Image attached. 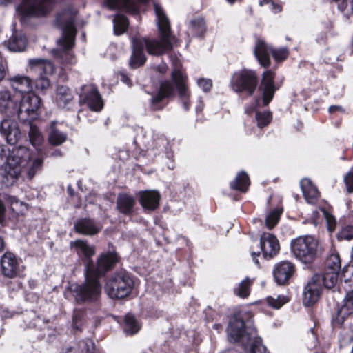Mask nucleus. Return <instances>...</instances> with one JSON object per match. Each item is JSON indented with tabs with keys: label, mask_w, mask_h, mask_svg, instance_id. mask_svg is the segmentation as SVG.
<instances>
[{
	"label": "nucleus",
	"mask_w": 353,
	"mask_h": 353,
	"mask_svg": "<svg viewBox=\"0 0 353 353\" xmlns=\"http://www.w3.org/2000/svg\"><path fill=\"white\" fill-rule=\"evenodd\" d=\"M70 246L79 256L84 257L85 263V283L82 285H72L70 290L77 301H95L101 292L99 278L117 262V256L112 252L102 254L99 257L95 267L90 261L95 253L94 247L82 240L71 241Z\"/></svg>",
	"instance_id": "f257e3e1"
},
{
	"label": "nucleus",
	"mask_w": 353,
	"mask_h": 353,
	"mask_svg": "<svg viewBox=\"0 0 353 353\" xmlns=\"http://www.w3.org/2000/svg\"><path fill=\"white\" fill-rule=\"evenodd\" d=\"M6 161L0 176L6 186L14 185L20 178L31 180L42 168V157L34 155L26 147L0 145V163Z\"/></svg>",
	"instance_id": "f03ea898"
},
{
	"label": "nucleus",
	"mask_w": 353,
	"mask_h": 353,
	"mask_svg": "<svg viewBox=\"0 0 353 353\" xmlns=\"http://www.w3.org/2000/svg\"><path fill=\"white\" fill-rule=\"evenodd\" d=\"M154 6L159 36L157 38H136L132 40L131 68H138L145 63L144 48L150 54L160 56L170 52L174 46L176 38L171 32L168 18L159 4L154 3Z\"/></svg>",
	"instance_id": "7ed1b4c3"
},
{
	"label": "nucleus",
	"mask_w": 353,
	"mask_h": 353,
	"mask_svg": "<svg viewBox=\"0 0 353 353\" xmlns=\"http://www.w3.org/2000/svg\"><path fill=\"white\" fill-rule=\"evenodd\" d=\"M228 334L230 340L242 343L245 353L265 352V347L250 322L245 324L243 320L234 316L230 321Z\"/></svg>",
	"instance_id": "20e7f679"
},
{
	"label": "nucleus",
	"mask_w": 353,
	"mask_h": 353,
	"mask_svg": "<svg viewBox=\"0 0 353 353\" xmlns=\"http://www.w3.org/2000/svg\"><path fill=\"white\" fill-rule=\"evenodd\" d=\"M60 21L65 20L63 26V35L57 41L58 45L61 48V52L55 50V56L60 57L64 64L72 65L75 63V59L70 49L72 48L74 43L76 30L74 26V12H65L63 13L58 19Z\"/></svg>",
	"instance_id": "39448f33"
},
{
	"label": "nucleus",
	"mask_w": 353,
	"mask_h": 353,
	"mask_svg": "<svg viewBox=\"0 0 353 353\" xmlns=\"http://www.w3.org/2000/svg\"><path fill=\"white\" fill-rule=\"evenodd\" d=\"M320 248L319 241L310 235L299 236L291 243L292 253L303 263L314 261Z\"/></svg>",
	"instance_id": "423d86ee"
},
{
	"label": "nucleus",
	"mask_w": 353,
	"mask_h": 353,
	"mask_svg": "<svg viewBox=\"0 0 353 353\" xmlns=\"http://www.w3.org/2000/svg\"><path fill=\"white\" fill-rule=\"evenodd\" d=\"M134 282L125 271H120L107 278L105 291L111 299H123L131 293Z\"/></svg>",
	"instance_id": "0eeeda50"
},
{
	"label": "nucleus",
	"mask_w": 353,
	"mask_h": 353,
	"mask_svg": "<svg viewBox=\"0 0 353 353\" xmlns=\"http://www.w3.org/2000/svg\"><path fill=\"white\" fill-rule=\"evenodd\" d=\"M26 70L38 75L35 82L36 88L43 91L50 86L49 78L54 74L55 67L49 60L33 58L28 60Z\"/></svg>",
	"instance_id": "6e6552de"
},
{
	"label": "nucleus",
	"mask_w": 353,
	"mask_h": 353,
	"mask_svg": "<svg viewBox=\"0 0 353 353\" xmlns=\"http://www.w3.org/2000/svg\"><path fill=\"white\" fill-rule=\"evenodd\" d=\"M41 107V98L35 93H30L19 97L14 113L21 121L30 122L38 117Z\"/></svg>",
	"instance_id": "1a4fd4ad"
},
{
	"label": "nucleus",
	"mask_w": 353,
	"mask_h": 353,
	"mask_svg": "<svg viewBox=\"0 0 353 353\" xmlns=\"http://www.w3.org/2000/svg\"><path fill=\"white\" fill-rule=\"evenodd\" d=\"M258 84V76L255 71L242 69L234 72L230 80V87L236 92H245L252 95Z\"/></svg>",
	"instance_id": "9d476101"
},
{
	"label": "nucleus",
	"mask_w": 353,
	"mask_h": 353,
	"mask_svg": "<svg viewBox=\"0 0 353 353\" xmlns=\"http://www.w3.org/2000/svg\"><path fill=\"white\" fill-rule=\"evenodd\" d=\"M53 0H22L16 12L21 18L43 17L51 10Z\"/></svg>",
	"instance_id": "9b49d317"
},
{
	"label": "nucleus",
	"mask_w": 353,
	"mask_h": 353,
	"mask_svg": "<svg viewBox=\"0 0 353 353\" xmlns=\"http://www.w3.org/2000/svg\"><path fill=\"white\" fill-rule=\"evenodd\" d=\"M270 52H272L274 59L277 61H282L288 56V50L286 48L273 50L263 41L259 40L256 42L254 54L263 67H267L270 63Z\"/></svg>",
	"instance_id": "f8f14e48"
},
{
	"label": "nucleus",
	"mask_w": 353,
	"mask_h": 353,
	"mask_svg": "<svg viewBox=\"0 0 353 353\" xmlns=\"http://www.w3.org/2000/svg\"><path fill=\"white\" fill-rule=\"evenodd\" d=\"M171 78L185 110H188L190 108V94L186 85L187 77L180 63L174 64Z\"/></svg>",
	"instance_id": "ddd939ff"
},
{
	"label": "nucleus",
	"mask_w": 353,
	"mask_h": 353,
	"mask_svg": "<svg viewBox=\"0 0 353 353\" xmlns=\"http://www.w3.org/2000/svg\"><path fill=\"white\" fill-rule=\"evenodd\" d=\"M11 88L18 97L22 95H28L33 92V82L32 79L25 75H16L9 79Z\"/></svg>",
	"instance_id": "4468645a"
},
{
	"label": "nucleus",
	"mask_w": 353,
	"mask_h": 353,
	"mask_svg": "<svg viewBox=\"0 0 353 353\" xmlns=\"http://www.w3.org/2000/svg\"><path fill=\"white\" fill-rule=\"evenodd\" d=\"M274 74L270 70H266L263 74V78L260 85L262 92V103L263 106L268 105L272 101L276 88L274 83Z\"/></svg>",
	"instance_id": "2eb2a0df"
},
{
	"label": "nucleus",
	"mask_w": 353,
	"mask_h": 353,
	"mask_svg": "<svg viewBox=\"0 0 353 353\" xmlns=\"http://www.w3.org/2000/svg\"><path fill=\"white\" fill-rule=\"evenodd\" d=\"M322 288L318 283V277L312 276L303 290V303L305 306H310L316 303L320 297Z\"/></svg>",
	"instance_id": "dca6fc26"
},
{
	"label": "nucleus",
	"mask_w": 353,
	"mask_h": 353,
	"mask_svg": "<svg viewBox=\"0 0 353 353\" xmlns=\"http://www.w3.org/2000/svg\"><path fill=\"white\" fill-rule=\"evenodd\" d=\"M0 132L10 145L15 144L21 137L18 124L12 119H6L2 121L0 125Z\"/></svg>",
	"instance_id": "f3484780"
},
{
	"label": "nucleus",
	"mask_w": 353,
	"mask_h": 353,
	"mask_svg": "<svg viewBox=\"0 0 353 353\" xmlns=\"http://www.w3.org/2000/svg\"><path fill=\"white\" fill-rule=\"evenodd\" d=\"M353 314V290L346 294V296L339 308L335 318L332 320L334 325H341L345 319Z\"/></svg>",
	"instance_id": "a211bd4d"
},
{
	"label": "nucleus",
	"mask_w": 353,
	"mask_h": 353,
	"mask_svg": "<svg viewBox=\"0 0 353 353\" xmlns=\"http://www.w3.org/2000/svg\"><path fill=\"white\" fill-rule=\"evenodd\" d=\"M353 314V290L346 294V296L339 308L335 318L332 320L334 325H341L345 319Z\"/></svg>",
	"instance_id": "6ab92c4d"
},
{
	"label": "nucleus",
	"mask_w": 353,
	"mask_h": 353,
	"mask_svg": "<svg viewBox=\"0 0 353 353\" xmlns=\"http://www.w3.org/2000/svg\"><path fill=\"white\" fill-rule=\"evenodd\" d=\"M260 240L261 250L265 257H272L279 252L280 245L275 236L268 232H263Z\"/></svg>",
	"instance_id": "aec40b11"
},
{
	"label": "nucleus",
	"mask_w": 353,
	"mask_h": 353,
	"mask_svg": "<svg viewBox=\"0 0 353 353\" xmlns=\"http://www.w3.org/2000/svg\"><path fill=\"white\" fill-rule=\"evenodd\" d=\"M19 99L7 88H0V112H15Z\"/></svg>",
	"instance_id": "412c9836"
},
{
	"label": "nucleus",
	"mask_w": 353,
	"mask_h": 353,
	"mask_svg": "<svg viewBox=\"0 0 353 353\" xmlns=\"http://www.w3.org/2000/svg\"><path fill=\"white\" fill-rule=\"evenodd\" d=\"M1 265L5 276L13 277L18 273L19 261L12 253L6 252L1 258Z\"/></svg>",
	"instance_id": "4be33fe9"
},
{
	"label": "nucleus",
	"mask_w": 353,
	"mask_h": 353,
	"mask_svg": "<svg viewBox=\"0 0 353 353\" xmlns=\"http://www.w3.org/2000/svg\"><path fill=\"white\" fill-rule=\"evenodd\" d=\"M294 272V267L292 263L283 261L275 267L273 274L278 284L283 285L289 280Z\"/></svg>",
	"instance_id": "5701e85b"
},
{
	"label": "nucleus",
	"mask_w": 353,
	"mask_h": 353,
	"mask_svg": "<svg viewBox=\"0 0 353 353\" xmlns=\"http://www.w3.org/2000/svg\"><path fill=\"white\" fill-rule=\"evenodd\" d=\"M141 206L150 211L154 210L159 206L160 194L155 190L141 191L139 193Z\"/></svg>",
	"instance_id": "b1692460"
},
{
	"label": "nucleus",
	"mask_w": 353,
	"mask_h": 353,
	"mask_svg": "<svg viewBox=\"0 0 353 353\" xmlns=\"http://www.w3.org/2000/svg\"><path fill=\"white\" fill-rule=\"evenodd\" d=\"M85 103L89 107V108L95 112L100 111L103 108V101L101 96L96 89L92 85L88 86L85 88Z\"/></svg>",
	"instance_id": "393cba45"
},
{
	"label": "nucleus",
	"mask_w": 353,
	"mask_h": 353,
	"mask_svg": "<svg viewBox=\"0 0 353 353\" xmlns=\"http://www.w3.org/2000/svg\"><path fill=\"white\" fill-rule=\"evenodd\" d=\"M148 0H106V3L110 8L123 9L127 12L135 14L137 12L139 4Z\"/></svg>",
	"instance_id": "a878e982"
},
{
	"label": "nucleus",
	"mask_w": 353,
	"mask_h": 353,
	"mask_svg": "<svg viewBox=\"0 0 353 353\" xmlns=\"http://www.w3.org/2000/svg\"><path fill=\"white\" fill-rule=\"evenodd\" d=\"M322 219H325L327 224V230L332 232L335 230L336 222L335 218L326 210L320 208L312 213V222L316 225L319 223Z\"/></svg>",
	"instance_id": "bb28decb"
},
{
	"label": "nucleus",
	"mask_w": 353,
	"mask_h": 353,
	"mask_svg": "<svg viewBox=\"0 0 353 353\" xmlns=\"http://www.w3.org/2000/svg\"><path fill=\"white\" fill-rule=\"evenodd\" d=\"M47 133L48 141L52 145H60L67 139V134L59 129L57 121L50 123Z\"/></svg>",
	"instance_id": "cd10ccee"
},
{
	"label": "nucleus",
	"mask_w": 353,
	"mask_h": 353,
	"mask_svg": "<svg viewBox=\"0 0 353 353\" xmlns=\"http://www.w3.org/2000/svg\"><path fill=\"white\" fill-rule=\"evenodd\" d=\"M29 140L30 143L37 149V152H32L28 148L34 155H39L42 157L43 162V156L39 148L44 143V137L37 127L33 125H30Z\"/></svg>",
	"instance_id": "c85d7f7f"
},
{
	"label": "nucleus",
	"mask_w": 353,
	"mask_h": 353,
	"mask_svg": "<svg viewBox=\"0 0 353 353\" xmlns=\"http://www.w3.org/2000/svg\"><path fill=\"white\" fill-rule=\"evenodd\" d=\"M303 194L308 203H314L319 195V191L309 179H303L301 182Z\"/></svg>",
	"instance_id": "c756f323"
},
{
	"label": "nucleus",
	"mask_w": 353,
	"mask_h": 353,
	"mask_svg": "<svg viewBox=\"0 0 353 353\" xmlns=\"http://www.w3.org/2000/svg\"><path fill=\"white\" fill-rule=\"evenodd\" d=\"M5 44L10 51L21 52L26 48L27 39L22 33L14 32Z\"/></svg>",
	"instance_id": "7c9ffc66"
},
{
	"label": "nucleus",
	"mask_w": 353,
	"mask_h": 353,
	"mask_svg": "<svg viewBox=\"0 0 353 353\" xmlns=\"http://www.w3.org/2000/svg\"><path fill=\"white\" fill-rule=\"evenodd\" d=\"M75 229L79 233L92 235L99 232L100 227L97 225L90 219H83L75 224Z\"/></svg>",
	"instance_id": "2f4dec72"
},
{
	"label": "nucleus",
	"mask_w": 353,
	"mask_h": 353,
	"mask_svg": "<svg viewBox=\"0 0 353 353\" xmlns=\"http://www.w3.org/2000/svg\"><path fill=\"white\" fill-rule=\"evenodd\" d=\"M134 204L135 199L130 195L120 194L117 198V208L123 214H130L132 212Z\"/></svg>",
	"instance_id": "473e14b6"
},
{
	"label": "nucleus",
	"mask_w": 353,
	"mask_h": 353,
	"mask_svg": "<svg viewBox=\"0 0 353 353\" xmlns=\"http://www.w3.org/2000/svg\"><path fill=\"white\" fill-rule=\"evenodd\" d=\"M72 92L65 86H59L56 92L55 101L57 104L61 108H65L73 99Z\"/></svg>",
	"instance_id": "72a5a7b5"
},
{
	"label": "nucleus",
	"mask_w": 353,
	"mask_h": 353,
	"mask_svg": "<svg viewBox=\"0 0 353 353\" xmlns=\"http://www.w3.org/2000/svg\"><path fill=\"white\" fill-rule=\"evenodd\" d=\"M318 277V283L323 288V285L327 288H334L338 282V272L326 270L323 275L315 274Z\"/></svg>",
	"instance_id": "f704fd0d"
},
{
	"label": "nucleus",
	"mask_w": 353,
	"mask_h": 353,
	"mask_svg": "<svg viewBox=\"0 0 353 353\" xmlns=\"http://www.w3.org/2000/svg\"><path fill=\"white\" fill-rule=\"evenodd\" d=\"M174 93V87L173 84L168 81L161 83L159 92L153 97L152 101L153 104H157L163 99L172 96Z\"/></svg>",
	"instance_id": "c9c22d12"
},
{
	"label": "nucleus",
	"mask_w": 353,
	"mask_h": 353,
	"mask_svg": "<svg viewBox=\"0 0 353 353\" xmlns=\"http://www.w3.org/2000/svg\"><path fill=\"white\" fill-rule=\"evenodd\" d=\"M250 186V179L248 174L241 172H239L235 179L230 183V187L242 192H245Z\"/></svg>",
	"instance_id": "e433bc0d"
},
{
	"label": "nucleus",
	"mask_w": 353,
	"mask_h": 353,
	"mask_svg": "<svg viewBox=\"0 0 353 353\" xmlns=\"http://www.w3.org/2000/svg\"><path fill=\"white\" fill-rule=\"evenodd\" d=\"M140 328L141 324L133 315L128 314L125 316L123 331L126 334H135L139 331Z\"/></svg>",
	"instance_id": "4c0bfd02"
},
{
	"label": "nucleus",
	"mask_w": 353,
	"mask_h": 353,
	"mask_svg": "<svg viewBox=\"0 0 353 353\" xmlns=\"http://www.w3.org/2000/svg\"><path fill=\"white\" fill-rule=\"evenodd\" d=\"M252 284V281L248 277L245 278L234 289V294L241 298L248 297L250 294Z\"/></svg>",
	"instance_id": "58836bf2"
},
{
	"label": "nucleus",
	"mask_w": 353,
	"mask_h": 353,
	"mask_svg": "<svg viewBox=\"0 0 353 353\" xmlns=\"http://www.w3.org/2000/svg\"><path fill=\"white\" fill-rule=\"evenodd\" d=\"M115 34L120 35L124 33L128 26L127 18L122 14H117L113 21Z\"/></svg>",
	"instance_id": "ea45409f"
},
{
	"label": "nucleus",
	"mask_w": 353,
	"mask_h": 353,
	"mask_svg": "<svg viewBox=\"0 0 353 353\" xmlns=\"http://www.w3.org/2000/svg\"><path fill=\"white\" fill-rule=\"evenodd\" d=\"M189 32L193 36H201L205 31V24L203 19H196L190 21Z\"/></svg>",
	"instance_id": "a19ab883"
},
{
	"label": "nucleus",
	"mask_w": 353,
	"mask_h": 353,
	"mask_svg": "<svg viewBox=\"0 0 353 353\" xmlns=\"http://www.w3.org/2000/svg\"><path fill=\"white\" fill-rule=\"evenodd\" d=\"M282 212L281 208H277L268 214L265 219V226L268 229L270 230L277 224Z\"/></svg>",
	"instance_id": "79ce46f5"
},
{
	"label": "nucleus",
	"mask_w": 353,
	"mask_h": 353,
	"mask_svg": "<svg viewBox=\"0 0 353 353\" xmlns=\"http://www.w3.org/2000/svg\"><path fill=\"white\" fill-rule=\"evenodd\" d=\"M6 203L10 205L11 210L16 214L23 213L27 208L26 205L12 196H6Z\"/></svg>",
	"instance_id": "37998d69"
},
{
	"label": "nucleus",
	"mask_w": 353,
	"mask_h": 353,
	"mask_svg": "<svg viewBox=\"0 0 353 353\" xmlns=\"http://www.w3.org/2000/svg\"><path fill=\"white\" fill-rule=\"evenodd\" d=\"M338 6L339 10L349 17L353 14V0H334Z\"/></svg>",
	"instance_id": "c03bdc74"
},
{
	"label": "nucleus",
	"mask_w": 353,
	"mask_h": 353,
	"mask_svg": "<svg viewBox=\"0 0 353 353\" xmlns=\"http://www.w3.org/2000/svg\"><path fill=\"white\" fill-rule=\"evenodd\" d=\"M272 119V113L270 111L256 112V120L259 128H262L268 125Z\"/></svg>",
	"instance_id": "a18cd8bd"
},
{
	"label": "nucleus",
	"mask_w": 353,
	"mask_h": 353,
	"mask_svg": "<svg viewBox=\"0 0 353 353\" xmlns=\"http://www.w3.org/2000/svg\"><path fill=\"white\" fill-rule=\"evenodd\" d=\"M268 305L274 309H279L284 304L289 301L288 297L284 295H278L275 296H268L266 299Z\"/></svg>",
	"instance_id": "49530a36"
},
{
	"label": "nucleus",
	"mask_w": 353,
	"mask_h": 353,
	"mask_svg": "<svg viewBox=\"0 0 353 353\" xmlns=\"http://www.w3.org/2000/svg\"><path fill=\"white\" fill-rule=\"evenodd\" d=\"M341 259L338 253H333L327 259V270L338 272L341 268Z\"/></svg>",
	"instance_id": "de8ad7c7"
},
{
	"label": "nucleus",
	"mask_w": 353,
	"mask_h": 353,
	"mask_svg": "<svg viewBox=\"0 0 353 353\" xmlns=\"http://www.w3.org/2000/svg\"><path fill=\"white\" fill-rule=\"evenodd\" d=\"M337 238L339 240H351L353 239V226L345 225L343 227L337 234Z\"/></svg>",
	"instance_id": "09e8293b"
},
{
	"label": "nucleus",
	"mask_w": 353,
	"mask_h": 353,
	"mask_svg": "<svg viewBox=\"0 0 353 353\" xmlns=\"http://www.w3.org/2000/svg\"><path fill=\"white\" fill-rule=\"evenodd\" d=\"M197 85L204 92H208L212 88V83L209 79L201 78L197 80Z\"/></svg>",
	"instance_id": "8fccbe9b"
},
{
	"label": "nucleus",
	"mask_w": 353,
	"mask_h": 353,
	"mask_svg": "<svg viewBox=\"0 0 353 353\" xmlns=\"http://www.w3.org/2000/svg\"><path fill=\"white\" fill-rule=\"evenodd\" d=\"M260 5H269L270 8L274 13H278L281 11V6L275 3L272 0H261Z\"/></svg>",
	"instance_id": "3c124183"
},
{
	"label": "nucleus",
	"mask_w": 353,
	"mask_h": 353,
	"mask_svg": "<svg viewBox=\"0 0 353 353\" xmlns=\"http://www.w3.org/2000/svg\"><path fill=\"white\" fill-rule=\"evenodd\" d=\"M347 190L349 192H353V168H351L350 172L346 174L344 179Z\"/></svg>",
	"instance_id": "603ef678"
},
{
	"label": "nucleus",
	"mask_w": 353,
	"mask_h": 353,
	"mask_svg": "<svg viewBox=\"0 0 353 353\" xmlns=\"http://www.w3.org/2000/svg\"><path fill=\"white\" fill-rule=\"evenodd\" d=\"M7 68L6 60L0 54V81L2 80L5 75Z\"/></svg>",
	"instance_id": "864d4df0"
},
{
	"label": "nucleus",
	"mask_w": 353,
	"mask_h": 353,
	"mask_svg": "<svg viewBox=\"0 0 353 353\" xmlns=\"http://www.w3.org/2000/svg\"><path fill=\"white\" fill-rule=\"evenodd\" d=\"M156 70L161 74H164L168 70V66L165 63H161L159 65H158L156 68Z\"/></svg>",
	"instance_id": "5fc2aeb1"
},
{
	"label": "nucleus",
	"mask_w": 353,
	"mask_h": 353,
	"mask_svg": "<svg viewBox=\"0 0 353 353\" xmlns=\"http://www.w3.org/2000/svg\"><path fill=\"white\" fill-rule=\"evenodd\" d=\"M5 207L3 202L0 200V223L3 221L4 219Z\"/></svg>",
	"instance_id": "6e6d98bb"
},
{
	"label": "nucleus",
	"mask_w": 353,
	"mask_h": 353,
	"mask_svg": "<svg viewBox=\"0 0 353 353\" xmlns=\"http://www.w3.org/2000/svg\"><path fill=\"white\" fill-rule=\"evenodd\" d=\"M336 111L343 112V108L339 105H332L329 108V112L333 113Z\"/></svg>",
	"instance_id": "4d7b16f0"
},
{
	"label": "nucleus",
	"mask_w": 353,
	"mask_h": 353,
	"mask_svg": "<svg viewBox=\"0 0 353 353\" xmlns=\"http://www.w3.org/2000/svg\"><path fill=\"white\" fill-rule=\"evenodd\" d=\"M121 80L123 82H124L125 83H126L128 85H131V84H132L129 78L125 75H122Z\"/></svg>",
	"instance_id": "13d9d810"
},
{
	"label": "nucleus",
	"mask_w": 353,
	"mask_h": 353,
	"mask_svg": "<svg viewBox=\"0 0 353 353\" xmlns=\"http://www.w3.org/2000/svg\"><path fill=\"white\" fill-rule=\"evenodd\" d=\"M350 282L351 283H353V280H352V279H351V280L350 281ZM352 286H353V285H352V284H350V285H348V284H347V281H345V283H344V285L343 286V288L345 290H348V287H350V288H352Z\"/></svg>",
	"instance_id": "bf43d9fd"
},
{
	"label": "nucleus",
	"mask_w": 353,
	"mask_h": 353,
	"mask_svg": "<svg viewBox=\"0 0 353 353\" xmlns=\"http://www.w3.org/2000/svg\"><path fill=\"white\" fill-rule=\"evenodd\" d=\"M259 252H258L257 254H256V252H252V259H253V261H254V263H255L256 264H259V261H258V260L256 259V256H259Z\"/></svg>",
	"instance_id": "052dcab7"
},
{
	"label": "nucleus",
	"mask_w": 353,
	"mask_h": 353,
	"mask_svg": "<svg viewBox=\"0 0 353 353\" xmlns=\"http://www.w3.org/2000/svg\"><path fill=\"white\" fill-rule=\"evenodd\" d=\"M61 353H75L74 350L71 347L67 348L63 350Z\"/></svg>",
	"instance_id": "680f3d73"
},
{
	"label": "nucleus",
	"mask_w": 353,
	"mask_h": 353,
	"mask_svg": "<svg viewBox=\"0 0 353 353\" xmlns=\"http://www.w3.org/2000/svg\"><path fill=\"white\" fill-rule=\"evenodd\" d=\"M3 241L2 240V239L0 237V252L3 250Z\"/></svg>",
	"instance_id": "e2e57ef3"
},
{
	"label": "nucleus",
	"mask_w": 353,
	"mask_h": 353,
	"mask_svg": "<svg viewBox=\"0 0 353 353\" xmlns=\"http://www.w3.org/2000/svg\"><path fill=\"white\" fill-rule=\"evenodd\" d=\"M53 155H61V152L59 150H55Z\"/></svg>",
	"instance_id": "0e129e2a"
},
{
	"label": "nucleus",
	"mask_w": 353,
	"mask_h": 353,
	"mask_svg": "<svg viewBox=\"0 0 353 353\" xmlns=\"http://www.w3.org/2000/svg\"><path fill=\"white\" fill-rule=\"evenodd\" d=\"M230 3H234L236 0H226Z\"/></svg>",
	"instance_id": "69168bd1"
},
{
	"label": "nucleus",
	"mask_w": 353,
	"mask_h": 353,
	"mask_svg": "<svg viewBox=\"0 0 353 353\" xmlns=\"http://www.w3.org/2000/svg\"><path fill=\"white\" fill-rule=\"evenodd\" d=\"M224 353H235L234 351H227V352H225Z\"/></svg>",
	"instance_id": "338daca9"
},
{
	"label": "nucleus",
	"mask_w": 353,
	"mask_h": 353,
	"mask_svg": "<svg viewBox=\"0 0 353 353\" xmlns=\"http://www.w3.org/2000/svg\"><path fill=\"white\" fill-rule=\"evenodd\" d=\"M259 100H257V101H256V105H259Z\"/></svg>",
	"instance_id": "774afa93"
}]
</instances>
